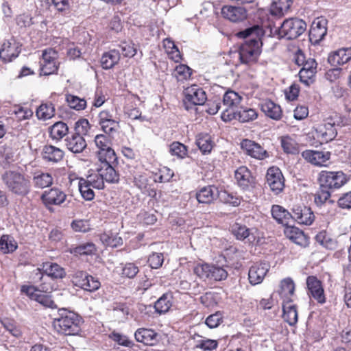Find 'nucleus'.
<instances>
[{"label":"nucleus","mask_w":351,"mask_h":351,"mask_svg":"<svg viewBox=\"0 0 351 351\" xmlns=\"http://www.w3.org/2000/svg\"><path fill=\"white\" fill-rule=\"evenodd\" d=\"M223 16L230 21L239 22L247 17V10L243 7L224 5L221 9Z\"/></svg>","instance_id":"nucleus-23"},{"label":"nucleus","mask_w":351,"mask_h":351,"mask_svg":"<svg viewBox=\"0 0 351 351\" xmlns=\"http://www.w3.org/2000/svg\"><path fill=\"white\" fill-rule=\"evenodd\" d=\"M291 4L292 0L275 1L271 6V14L274 16L281 17L287 13Z\"/></svg>","instance_id":"nucleus-39"},{"label":"nucleus","mask_w":351,"mask_h":351,"mask_svg":"<svg viewBox=\"0 0 351 351\" xmlns=\"http://www.w3.org/2000/svg\"><path fill=\"white\" fill-rule=\"evenodd\" d=\"M70 252L75 255H91L96 252V247L93 243H86L71 248Z\"/></svg>","instance_id":"nucleus-45"},{"label":"nucleus","mask_w":351,"mask_h":351,"mask_svg":"<svg viewBox=\"0 0 351 351\" xmlns=\"http://www.w3.org/2000/svg\"><path fill=\"white\" fill-rule=\"evenodd\" d=\"M55 9L64 15L69 14L70 5L69 0H51Z\"/></svg>","instance_id":"nucleus-60"},{"label":"nucleus","mask_w":351,"mask_h":351,"mask_svg":"<svg viewBox=\"0 0 351 351\" xmlns=\"http://www.w3.org/2000/svg\"><path fill=\"white\" fill-rule=\"evenodd\" d=\"M66 100L69 107L76 110H84L86 106V101L77 96L68 95Z\"/></svg>","instance_id":"nucleus-49"},{"label":"nucleus","mask_w":351,"mask_h":351,"mask_svg":"<svg viewBox=\"0 0 351 351\" xmlns=\"http://www.w3.org/2000/svg\"><path fill=\"white\" fill-rule=\"evenodd\" d=\"M95 144L98 149L99 160H117V156L112 148V138L107 134H97L95 137Z\"/></svg>","instance_id":"nucleus-10"},{"label":"nucleus","mask_w":351,"mask_h":351,"mask_svg":"<svg viewBox=\"0 0 351 351\" xmlns=\"http://www.w3.org/2000/svg\"><path fill=\"white\" fill-rule=\"evenodd\" d=\"M100 282L92 276H89L81 288L88 291H94L100 287Z\"/></svg>","instance_id":"nucleus-61"},{"label":"nucleus","mask_w":351,"mask_h":351,"mask_svg":"<svg viewBox=\"0 0 351 351\" xmlns=\"http://www.w3.org/2000/svg\"><path fill=\"white\" fill-rule=\"evenodd\" d=\"M283 319L290 326H294L298 322V311L295 305L292 304L291 302H283Z\"/></svg>","instance_id":"nucleus-33"},{"label":"nucleus","mask_w":351,"mask_h":351,"mask_svg":"<svg viewBox=\"0 0 351 351\" xmlns=\"http://www.w3.org/2000/svg\"><path fill=\"white\" fill-rule=\"evenodd\" d=\"M13 113L19 121L29 119L33 116V111L29 108L21 106L14 107Z\"/></svg>","instance_id":"nucleus-53"},{"label":"nucleus","mask_w":351,"mask_h":351,"mask_svg":"<svg viewBox=\"0 0 351 351\" xmlns=\"http://www.w3.org/2000/svg\"><path fill=\"white\" fill-rule=\"evenodd\" d=\"M269 265L267 263H256L251 266L248 272L250 284L256 285L262 282L269 271Z\"/></svg>","instance_id":"nucleus-21"},{"label":"nucleus","mask_w":351,"mask_h":351,"mask_svg":"<svg viewBox=\"0 0 351 351\" xmlns=\"http://www.w3.org/2000/svg\"><path fill=\"white\" fill-rule=\"evenodd\" d=\"M33 182L36 187L43 189L52 184L53 178L48 173H35L33 178Z\"/></svg>","instance_id":"nucleus-43"},{"label":"nucleus","mask_w":351,"mask_h":351,"mask_svg":"<svg viewBox=\"0 0 351 351\" xmlns=\"http://www.w3.org/2000/svg\"><path fill=\"white\" fill-rule=\"evenodd\" d=\"M41 199L47 208L52 206H62L67 199L65 192L58 187L45 191L41 195Z\"/></svg>","instance_id":"nucleus-14"},{"label":"nucleus","mask_w":351,"mask_h":351,"mask_svg":"<svg viewBox=\"0 0 351 351\" xmlns=\"http://www.w3.org/2000/svg\"><path fill=\"white\" fill-rule=\"evenodd\" d=\"M351 60V47L341 48L331 52L328 58V62L332 66L341 65Z\"/></svg>","instance_id":"nucleus-25"},{"label":"nucleus","mask_w":351,"mask_h":351,"mask_svg":"<svg viewBox=\"0 0 351 351\" xmlns=\"http://www.w3.org/2000/svg\"><path fill=\"white\" fill-rule=\"evenodd\" d=\"M232 232L237 239H244L250 234V230L245 226L234 223L232 226Z\"/></svg>","instance_id":"nucleus-54"},{"label":"nucleus","mask_w":351,"mask_h":351,"mask_svg":"<svg viewBox=\"0 0 351 351\" xmlns=\"http://www.w3.org/2000/svg\"><path fill=\"white\" fill-rule=\"evenodd\" d=\"M184 106L185 108L189 110L192 106H201L204 104L207 99L206 92L202 88L196 84L184 89Z\"/></svg>","instance_id":"nucleus-11"},{"label":"nucleus","mask_w":351,"mask_h":351,"mask_svg":"<svg viewBox=\"0 0 351 351\" xmlns=\"http://www.w3.org/2000/svg\"><path fill=\"white\" fill-rule=\"evenodd\" d=\"M241 147L247 155L255 159L263 160L269 156L267 152L260 144L249 139H243Z\"/></svg>","instance_id":"nucleus-18"},{"label":"nucleus","mask_w":351,"mask_h":351,"mask_svg":"<svg viewBox=\"0 0 351 351\" xmlns=\"http://www.w3.org/2000/svg\"><path fill=\"white\" fill-rule=\"evenodd\" d=\"M119 51L116 49H112L103 54L101 58L100 63L103 69H110L119 62Z\"/></svg>","instance_id":"nucleus-37"},{"label":"nucleus","mask_w":351,"mask_h":351,"mask_svg":"<svg viewBox=\"0 0 351 351\" xmlns=\"http://www.w3.org/2000/svg\"><path fill=\"white\" fill-rule=\"evenodd\" d=\"M42 57L40 63L43 75H49L56 72L58 69L57 52L49 48L43 51Z\"/></svg>","instance_id":"nucleus-15"},{"label":"nucleus","mask_w":351,"mask_h":351,"mask_svg":"<svg viewBox=\"0 0 351 351\" xmlns=\"http://www.w3.org/2000/svg\"><path fill=\"white\" fill-rule=\"evenodd\" d=\"M326 20L317 18L312 23L309 31V40L311 43L316 45L322 40L327 33Z\"/></svg>","instance_id":"nucleus-19"},{"label":"nucleus","mask_w":351,"mask_h":351,"mask_svg":"<svg viewBox=\"0 0 351 351\" xmlns=\"http://www.w3.org/2000/svg\"><path fill=\"white\" fill-rule=\"evenodd\" d=\"M196 144L203 154L210 153L213 149L211 137L207 134L198 135Z\"/></svg>","instance_id":"nucleus-44"},{"label":"nucleus","mask_w":351,"mask_h":351,"mask_svg":"<svg viewBox=\"0 0 351 351\" xmlns=\"http://www.w3.org/2000/svg\"><path fill=\"white\" fill-rule=\"evenodd\" d=\"M345 117L337 113L327 117L324 121L313 127L306 135L309 143L315 145L317 143H326L333 140L337 134V127L346 123Z\"/></svg>","instance_id":"nucleus-1"},{"label":"nucleus","mask_w":351,"mask_h":351,"mask_svg":"<svg viewBox=\"0 0 351 351\" xmlns=\"http://www.w3.org/2000/svg\"><path fill=\"white\" fill-rule=\"evenodd\" d=\"M89 276L83 271H76L72 276V282L75 286L81 288Z\"/></svg>","instance_id":"nucleus-63"},{"label":"nucleus","mask_w":351,"mask_h":351,"mask_svg":"<svg viewBox=\"0 0 351 351\" xmlns=\"http://www.w3.org/2000/svg\"><path fill=\"white\" fill-rule=\"evenodd\" d=\"M321 188L338 189L347 182V178L343 171H322L319 174Z\"/></svg>","instance_id":"nucleus-9"},{"label":"nucleus","mask_w":351,"mask_h":351,"mask_svg":"<svg viewBox=\"0 0 351 351\" xmlns=\"http://www.w3.org/2000/svg\"><path fill=\"white\" fill-rule=\"evenodd\" d=\"M138 272V267L134 263H126L122 269V275L125 277L132 278Z\"/></svg>","instance_id":"nucleus-62"},{"label":"nucleus","mask_w":351,"mask_h":351,"mask_svg":"<svg viewBox=\"0 0 351 351\" xmlns=\"http://www.w3.org/2000/svg\"><path fill=\"white\" fill-rule=\"evenodd\" d=\"M53 290V287L49 283H42L40 285V289H36L33 287H28L25 289L23 287L22 291H26L27 294L30 298L42 304L45 307L50 308H56L57 306L51 299V295L47 293L51 292Z\"/></svg>","instance_id":"nucleus-8"},{"label":"nucleus","mask_w":351,"mask_h":351,"mask_svg":"<svg viewBox=\"0 0 351 351\" xmlns=\"http://www.w3.org/2000/svg\"><path fill=\"white\" fill-rule=\"evenodd\" d=\"M99 125L104 132L109 136H111L114 132H116L119 128V122L114 119H110L104 123H99Z\"/></svg>","instance_id":"nucleus-56"},{"label":"nucleus","mask_w":351,"mask_h":351,"mask_svg":"<svg viewBox=\"0 0 351 351\" xmlns=\"http://www.w3.org/2000/svg\"><path fill=\"white\" fill-rule=\"evenodd\" d=\"M169 152L173 156L183 158L187 154V148L184 144L176 141L170 145Z\"/></svg>","instance_id":"nucleus-52"},{"label":"nucleus","mask_w":351,"mask_h":351,"mask_svg":"<svg viewBox=\"0 0 351 351\" xmlns=\"http://www.w3.org/2000/svg\"><path fill=\"white\" fill-rule=\"evenodd\" d=\"M262 112L270 119L278 121L282 117V110L278 104L271 100H265L261 104Z\"/></svg>","instance_id":"nucleus-28"},{"label":"nucleus","mask_w":351,"mask_h":351,"mask_svg":"<svg viewBox=\"0 0 351 351\" xmlns=\"http://www.w3.org/2000/svg\"><path fill=\"white\" fill-rule=\"evenodd\" d=\"M1 324L4 328L7 331H8L12 336L17 338L21 337V330L14 320L4 319L3 320L1 321Z\"/></svg>","instance_id":"nucleus-48"},{"label":"nucleus","mask_w":351,"mask_h":351,"mask_svg":"<svg viewBox=\"0 0 351 351\" xmlns=\"http://www.w3.org/2000/svg\"><path fill=\"white\" fill-rule=\"evenodd\" d=\"M85 180L94 189H101L104 186V180L99 171L97 173L89 175Z\"/></svg>","instance_id":"nucleus-51"},{"label":"nucleus","mask_w":351,"mask_h":351,"mask_svg":"<svg viewBox=\"0 0 351 351\" xmlns=\"http://www.w3.org/2000/svg\"><path fill=\"white\" fill-rule=\"evenodd\" d=\"M49 136L56 141L63 138L69 132V127L62 121H58L49 128Z\"/></svg>","instance_id":"nucleus-38"},{"label":"nucleus","mask_w":351,"mask_h":351,"mask_svg":"<svg viewBox=\"0 0 351 351\" xmlns=\"http://www.w3.org/2000/svg\"><path fill=\"white\" fill-rule=\"evenodd\" d=\"M172 75L178 81H183L190 77L191 69L186 64H179L176 67Z\"/></svg>","instance_id":"nucleus-47"},{"label":"nucleus","mask_w":351,"mask_h":351,"mask_svg":"<svg viewBox=\"0 0 351 351\" xmlns=\"http://www.w3.org/2000/svg\"><path fill=\"white\" fill-rule=\"evenodd\" d=\"M283 225L285 226L284 233L289 240L302 247L308 245V237L304 234L302 230L293 225H289L288 223Z\"/></svg>","instance_id":"nucleus-20"},{"label":"nucleus","mask_w":351,"mask_h":351,"mask_svg":"<svg viewBox=\"0 0 351 351\" xmlns=\"http://www.w3.org/2000/svg\"><path fill=\"white\" fill-rule=\"evenodd\" d=\"M194 273L204 280L221 281L228 276V271L223 267L208 263L196 265Z\"/></svg>","instance_id":"nucleus-7"},{"label":"nucleus","mask_w":351,"mask_h":351,"mask_svg":"<svg viewBox=\"0 0 351 351\" xmlns=\"http://www.w3.org/2000/svg\"><path fill=\"white\" fill-rule=\"evenodd\" d=\"M280 143L285 152L291 154H296L299 153L298 145L291 136H282L280 138Z\"/></svg>","instance_id":"nucleus-42"},{"label":"nucleus","mask_w":351,"mask_h":351,"mask_svg":"<svg viewBox=\"0 0 351 351\" xmlns=\"http://www.w3.org/2000/svg\"><path fill=\"white\" fill-rule=\"evenodd\" d=\"M221 119L226 122L232 119H237L240 122L245 123L252 121L257 119V111L251 108L241 107L239 110L230 111L223 110L221 114Z\"/></svg>","instance_id":"nucleus-12"},{"label":"nucleus","mask_w":351,"mask_h":351,"mask_svg":"<svg viewBox=\"0 0 351 351\" xmlns=\"http://www.w3.org/2000/svg\"><path fill=\"white\" fill-rule=\"evenodd\" d=\"M109 337L122 346L131 347L133 345V342L130 341L127 336L118 332L113 331L109 335Z\"/></svg>","instance_id":"nucleus-55"},{"label":"nucleus","mask_w":351,"mask_h":351,"mask_svg":"<svg viewBox=\"0 0 351 351\" xmlns=\"http://www.w3.org/2000/svg\"><path fill=\"white\" fill-rule=\"evenodd\" d=\"M55 114V108L51 103L40 104L36 111V115L40 120H48Z\"/></svg>","instance_id":"nucleus-40"},{"label":"nucleus","mask_w":351,"mask_h":351,"mask_svg":"<svg viewBox=\"0 0 351 351\" xmlns=\"http://www.w3.org/2000/svg\"><path fill=\"white\" fill-rule=\"evenodd\" d=\"M2 178L9 191L16 195L24 197L30 191V181L19 171H7Z\"/></svg>","instance_id":"nucleus-4"},{"label":"nucleus","mask_w":351,"mask_h":351,"mask_svg":"<svg viewBox=\"0 0 351 351\" xmlns=\"http://www.w3.org/2000/svg\"><path fill=\"white\" fill-rule=\"evenodd\" d=\"M117 160H99L101 162L98 171L100 172L104 181L109 183H117L119 180V174L117 172L112 165Z\"/></svg>","instance_id":"nucleus-22"},{"label":"nucleus","mask_w":351,"mask_h":351,"mask_svg":"<svg viewBox=\"0 0 351 351\" xmlns=\"http://www.w3.org/2000/svg\"><path fill=\"white\" fill-rule=\"evenodd\" d=\"M330 154L328 152H319L305 150L302 152V156L308 162L317 165L324 166L330 159Z\"/></svg>","instance_id":"nucleus-24"},{"label":"nucleus","mask_w":351,"mask_h":351,"mask_svg":"<svg viewBox=\"0 0 351 351\" xmlns=\"http://www.w3.org/2000/svg\"><path fill=\"white\" fill-rule=\"evenodd\" d=\"M79 190L82 197L86 201H90L94 199L95 193L93 187L90 186L84 178H80L78 183Z\"/></svg>","instance_id":"nucleus-46"},{"label":"nucleus","mask_w":351,"mask_h":351,"mask_svg":"<svg viewBox=\"0 0 351 351\" xmlns=\"http://www.w3.org/2000/svg\"><path fill=\"white\" fill-rule=\"evenodd\" d=\"M234 178L238 185L243 189H248L253 184L251 172L245 166H241L235 171Z\"/></svg>","instance_id":"nucleus-29"},{"label":"nucleus","mask_w":351,"mask_h":351,"mask_svg":"<svg viewBox=\"0 0 351 351\" xmlns=\"http://www.w3.org/2000/svg\"><path fill=\"white\" fill-rule=\"evenodd\" d=\"M242 99V95L232 90H227L223 97V106H226L225 110L235 111L234 108L237 107L240 104Z\"/></svg>","instance_id":"nucleus-35"},{"label":"nucleus","mask_w":351,"mask_h":351,"mask_svg":"<svg viewBox=\"0 0 351 351\" xmlns=\"http://www.w3.org/2000/svg\"><path fill=\"white\" fill-rule=\"evenodd\" d=\"M222 321V315L219 312H217L214 314L209 315L206 321L205 324L210 328H217Z\"/></svg>","instance_id":"nucleus-64"},{"label":"nucleus","mask_w":351,"mask_h":351,"mask_svg":"<svg viewBox=\"0 0 351 351\" xmlns=\"http://www.w3.org/2000/svg\"><path fill=\"white\" fill-rule=\"evenodd\" d=\"M278 292L283 298V302H291V298L294 295L295 292V283L293 280L289 277L282 280Z\"/></svg>","instance_id":"nucleus-34"},{"label":"nucleus","mask_w":351,"mask_h":351,"mask_svg":"<svg viewBox=\"0 0 351 351\" xmlns=\"http://www.w3.org/2000/svg\"><path fill=\"white\" fill-rule=\"evenodd\" d=\"M219 199L225 204H228L234 206H239L240 204V199L237 197L234 196L232 194L228 193L226 191H219L218 196Z\"/></svg>","instance_id":"nucleus-57"},{"label":"nucleus","mask_w":351,"mask_h":351,"mask_svg":"<svg viewBox=\"0 0 351 351\" xmlns=\"http://www.w3.org/2000/svg\"><path fill=\"white\" fill-rule=\"evenodd\" d=\"M100 240L104 245L112 247H116L121 241V238H117L112 234H110L107 233L101 234Z\"/></svg>","instance_id":"nucleus-59"},{"label":"nucleus","mask_w":351,"mask_h":351,"mask_svg":"<svg viewBox=\"0 0 351 351\" xmlns=\"http://www.w3.org/2000/svg\"><path fill=\"white\" fill-rule=\"evenodd\" d=\"M21 45L14 37L5 40L0 48V60L8 63L16 58L21 53Z\"/></svg>","instance_id":"nucleus-13"},{"label":"nucleus","mask_w":351,"mask_h":351,"mask_svg":"<svg viewBox=\"0 0 351 351\" xmlns=\"http://www.w3.org/2000/svg\"><path fill=\"white\" fill-rule=\"evenodd\" d=\"M18 247L15 239L8 234H3L0 239V250L3 254H10L14 252Z\"/></svg>","instance_id":"nucleus-41"},{"label":"nucleus","mask_w":351,"mask_h":351,"mask_svg":"<svg viewBox=\"0 0 351 351\" xmlns=\"http://www.w3.org/2000/svg\"><path fill=\"white\" fill-rule=\"evenodd\" d=\"M260 29L257 26L240 32L238 36L247 38L239 49L238 56L241 63L250 64L257 61L261 53V42L258 38Z\"/></svg>","instance_id":"nucleus-2"},{"label":"nucleus","mask_w":351,"mask_h":351,"mask_svg":"<svg viewBox=\"0 0 351 351\" xmlns=\"http://www.w3.org/2000/svg\"><path fill=\"white\" fill-rule=\"evenodd\" d=\"M266 180L270 189L276 194L280 193L285 186L284 177L278 167L269 168L266 174Z\"/></svg>","instance_id":"nucleus-17"},{"label":"nucleus","mask_w":351,"mask_h":351,"mask_svg":"<svg viewBox=\"0 0 351 351\" xmlns=\"http://www.w3.org/2000/svg\"><path fill=\"white\" fill-rule=\"evenodd\" d=\"M41 269L47 276L53 279L63 278L66 275L64 269L57 263H45Z\"/></svg>","instance_id":"nucleus-32"},{"label":"nucleus","mask_w":351,"mask_h":351,"mask_svg":"<svg viewBox=\"0 0 351 351\" xmlns=\"http://www.w3.org/2000/svg\"><path fill=\"white\" fill-rule=\"evenodd\" d=\"M306 283L308 295L315 300L319 304H324L326 299L321 280L316 276H309L306 278Z\"/></svg>","instance_id":"nucleus-16"},{"label":"nucleus","mask_w":351,"mask_h":351,"mask_svg":"<svg viewBox=\"0 0 351 351\" xmlns=\"http://www.w3.org/2000/svg\"><path fill=\"white\" fill-rule=\"evenodd\" d=\"M134 182L136 186H137L143 193H148L149 195L152 193L149 192L150 185L149 184V180L145 175H138L134 177Z\"/></svg>","instance_id":"nucleus-50"},{"label":"nucleus","mask_w":351,"mask_h":351,"mask_svg":"<svg viewBox=\"0 0 351 351\" xmlns=\"http://www.w3.org/2000/svg\"><path fill=\"white\" fill-rule=\"evenodd\" d=\"M306 23L302 19L298 18H290L286 19L278 28V34L289 40L298 38L306 29Z\"/></svg>","instance_id":"nucleus-6"},{"label":"nucleus","mask_w":351,"mask_h":351,"mask_svg":"<svg viewBox=\"0 0 351 351\" xmlns=\"http://www.w3.org/2000/svg\"><path fill=\"white\" fill-rule=\"evenodd\" d=\"M82 319L77 314L61 309L58 311V316L53 319V326L59 333L65 335H75L81 330Z\"/></svg>","instance_id":"nucleus-3"},{"label":"nucleus","mask_w":351,"mask_h":351,"mask_svg":"<svg viewBox=\"0 0 351 351\" xmlns=\"http://www.w3.org/2000/svg\"><path fill=\"white\" fill-rule=\"evenodd\" d=\"M42 156L47 162H58L62 159L64 152L62 149L55 146L45 145L42 151Z\"/></svg>","instance_id":"nucleus-31"},{"label":"nucleus","mask_w":351,"mask_h":351,"mask_svg":"<svg viewBox=\"0 0 351 351\" xmlns=\"http://www.w3.org/2000/svg\"><path fill=\"white\" fill-rule=\"evenodd\" d=\"M274 219H314L315 215L311 208L304 205L295 206L293 208V215L279 205H274L271 209Z\"/></svg>","instance_id":"nucleus-5"},{"label":"nucleus","mask_w":351,"mask_h":351,"mask_svg":"<svg viewBox=\"0 0 351 351\" xmlns=\"http://www.w3.org/2000/svg\"><path fill=\"white\" fill-rule=\"evenodd\" d=\"M65 145L70 152L80 154L86 147L87 144L83 136L73 134L65 139Z\"/></svg>","instance_id":"nucleus-27"},{"label":"nucleus","mask_w":351,"mask_h":351,"mask_svg":"<svg viewBox=\"0 0 351 351\" xmlns=\"http://www.w3.org/2000/svg\"><path fill=\"white\" fill-rule=\"evenodd\" d=\"M172 293L167 292L162 294L154 304L156 312L160 315L168 312L172 306Z\"/></svg>","instance_id":"nucleus-36"},{"label":"nucleus","mask_w":351,"mask_h":351,"mask_svg":"<svg viewBox=\"0 0 351 351\" xmlns=\"http://www.w3.org/2000/svg\"><path fill=\"white\" fill-rule=\"evenodd\" d=\"M134 337L137 341L148 346H153L158 341V335L152 329L138 328Z\"/></svg>","instance_id":"nucleus-26"},{"label":"nucleus","mask_w":351,"mask_h":351,"mask_svg":"<svg viewBox=\"0 0 351 351\" xmlns=\"http://www.w3.org/2000/svg\"><path fill=\"white\" fill-rule=\"evenodd\" d=\"M219 195L218 189L214 186H208L202 188L196 194V198L199 203L210 204L217 199Z\"/></svg>","instance_id":"nucleus-30"},{"label":"nucleus","mask_w":351,"mask_h":351,"mask_svg":"<svg viewBox=\"0 0 351 351\" xmlns=\"http://www.w3.org/2000/svg\"><path fill=\"white\" fill-rule=\"evenodd\" d=\"M90 130V124L87 119H82L78 120L75 124L74 134L81 135H86Z\"/></svg>","instance_id":"nucleus-58"}]
</instances>
